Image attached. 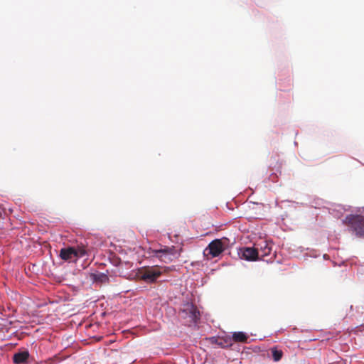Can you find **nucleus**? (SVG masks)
I'll use <instances>...</instances> for the list:
<instances>
[{"mask_svg":"<svg viewBox=\"0 0 364 364\" xmlns=\"http://www.w3.org/2000/svg\"><path fill=\"white\" fill-rule=\"evenodd\" d=\"M92 279L96 282L107 283L109 282V277L107 274L101 272L92 274Z\"/></svg>","mask_w":364,"mask_h":364,"instance_id":"9b49d317","label":"nucleus"},{"mask_svg":"<svg viewBox=\"0 0 364 364\" xmlns=\"http://www.w3.org/2000/svg\"><path fill=\"white\" fill-rule=\"evenodd\" d=\"M256 249L259 252V257H264L270 255L272 249V246L266 240H262L261 242L255 245Z\"/></svg>","mask_w":364,"mask_h":364,"instance_id":"6e6552de","label":"nucleus"},{"mask_svg":"<svg viewBox=\"0 0 364 364\" xmlns=\"http://www.w3.org/2000/svg\"><path fill=\"white\" fill-rule=\"evenodd\" d=\"M343 223L350 228L357 237H364V216L349 215L346 216Z\"/></svg>","mask_w":364,"mask_h":364,"instance_id":"f257e3e1","label":"nucleus"},{"mask_svg":"<svg viewBox=\"0 0 364 364\" xmlns=\"http://www.w3.org/2000/svg\"><path fill=\"white\" fill-rule=\"evenodd\" d=\"M75 250L76 252L75 260H77L78 258L82 257L90 254V250L83 245H77L76 247H75Z\"/></svg>","mask_w":364,"mask_h":364,"instance_id":"9d476101","label":"nucleus"},{"mask_svg":"<svg viewBox=\"0 0 364 364\" xmlns=\"http://www.w3.org/2000/svg\"><path fill=\"white\" fill-rule=\"evenodd\" d=\"M270 351L274 362H278L282 359L283 356L282 350L279 349L277 347H272L270 348Z\"/></svg>","mask_w":364,"mask_h":364,"instance_id":"ddd939ff","label":"nucleus"},{"mask_svg":"<svg viewBox=\"0 0 364 364\" xmlns=\"http://www.w3.org/2000/svg\"><path fill=\"white\" fill-rule=\"evenodd\" d=\"M161 272L157 267H147L141 269L137 277L146 283H154L161 276Z\"/></svg>","mask_w":364,"mask_h":364,"instance_id":"20e7f679","label":"nucleus"},{"mask_svg":"<svg viewBox=\"0 0 364 364\" xmlns=\"http://www.w3.org/2000/svg\"><path fill=\"white\" fill-rule=\"evenodd\" d=\"M182 311L194 323L200 318V312L197 307L193 304L187 303L183 305Z\"/></svg>","mask_w":364,"mask_h":364,"instance_id":"423d86ee","label":"nucleus"},{"mask_svg":"<svg viewBox=\"0 0 364 364\" xmlns=\"http://www.w3.org/2000/svg\"><path fill=\"white\" fill-rule=\"evenodd\" d=\"M182 248L179 249L174 247H164L159 250H154L155 256L159 257L161 260L167 262V261H171L173 258H177L180 256Z\"/></svg>","mask_w":364,"mask_h":364,"instance_id":"7ed1b4c3","label":"nucleus"},{"mask_svg":"<svg viewBox=\"0 0 364 364\" xmlns=\"http://www.w3.org/2000/svg\"><path fill=\"white\" fill-rule=\"evenodd\" d=\"M232 339L235 342L247 343L248 337L243 332H235L232 334Z\"/></svg>","mask_w":364,"mask_h":364,"instance_id":"f8f14e48","label":"nucleus"},{"mask_svg":"<svg viewBox=\"0 0 364 364\" xmlns=\"http://www.w3.org/2000/svg\"><path fill=\"white\" fill-rule=\"evenodd\" d=\"M228 239L223 237L222 239H215L210 242L208 246L204 250V255L210 258L219 256L227 246Z\"/></svg>","mask_w":364,"mask_h":364,"instance_id":"f03ea898","label":"nucleus"},{"mask_svg":"<svg viewBox=\"0 0 364 364\" xmlns=\"http://www.w3.org/2000/svg\"><path fill=\"white\" fill-rule=\"evenodd\" d=\"M3 213H4V210H3V208L0 206V216H1Z\"/></svg>","mask_w":364,"mask_h":364,"instance_id":"4468645a","label":"nucleus"},{"mask_svg":"<svg viewBox=\"0 0 364 364\" xmlns=\"http://www.w3.org/2000/svg\"><path fill=\"white\" fill-rule=\"evenodd\" d=\"M238 255L240 259L255 261L259 258V252L256 249V247H245L239 249Z\"/></svg>","mask_w":364,"mask_h":364,"instance_id":"39448f33","label":"nucleus"},{"mask_svg":"<svg viewBox=\"0 0 364 364\" xmlns=\"http://www.w3.org/2000/svg\"><path fill=\"white\" fill-rule=\"evenodd\" d=\"M29 356L28 350L17 352L13 356V361L15 364H23L28 361Z\"/></svg>","mask_w":364,"mask_h":364,"instance_id":"1a4fd4ad","label":"nucleus"},{"mask_svg":"<svg viewBox=\"0 0 364 364\" xmlns=\"http://www.w3.org/2000/svg\"><path fill=\"white\" fill-rule=\"evenodd\" d=\"M75 256L76 252L75 250V247H64L60 250L59 257L64 261H73L76 262L77 260H75Z\"/></svg>","mask_w":364,"mask_h":364,"instance_id":"0eeeda50","label":"nucleus"}]
</instances>
